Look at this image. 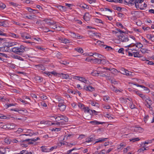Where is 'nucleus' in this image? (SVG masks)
<instances>
[{
  "instance_id": "nucleus-34",
  "label": "nucleus",
  "mask_w": 154,
  "mask_h": 154,
  "mask_svg": "<svg viewBox=\"0 0 154 154\" xmlns=\"http://www.w3.org/2000/svg\"><path fill=\"white\" fill-rule=\"evenodd\" d=\"M60 63L61 64H63L65 65H67L69 63V62H67L66 61L60 60Z\"/></svg>"
},
{
  "instance_id": "nucleus-23",
  "label": "nucleus",
  "mask_w": 154,
  "mask_h": 154,
  "mask_svg": "<svg viewBox=\"0 0 154 154\" xmlns=\"http://www.w3.org/2000/svg\"><path fill=\"white\" fill-rule=\"evenodd\" d=\"M97 43L98 44V45H100V46H102L103 47H105L106 46V45H104L103 44L104 43V42H101V41L100 40H98L97 41Z\"/></svg>"
},
{
  "instance_id": "nucleus-28",
  "label": "nucleus",
  "mask_w": 154,
  "mask_h": 154,
  "mask_svg": "<svg viewBox=\"0 0 154 154\" xmlns=\"http://www.w3.org/2000/svg\"><path fill=\"white\" fill-rule=\"evenodd\" d=\"M110 88L112 91L115 92L119 91V89H117L113 85H112V86L110 87Z\"/></svg>"
},
{
  "instance_id": "nucleus-26",
  "label": "nucleus",
  "mask_w": 154,
  "mask_h": 154,
  "mask_svg": "<svg viewBox=\"0 0 154 154\" xmlns=\"http://www.w3.org/2000/svg\"><path fill=\"white\" fill-rule=\"evenodd\" d=\"M35 79L39 82H41L42 80V78L39 76H36L35 77Z\"/></svg>"
},
{
  "instance_id": "nucleus-32",
  "label": "nucleus",
  "mask_w": 154,
  "mask_h": 154,
  "mask_svg": "<svg viewBox=\"0 0 154 154\" xmlns=\"http://www.w3.org/2000/svg\"><path fill=\"white\" fill-rule=\"evenodd\" d=\"M78 106L79 108L82 109H84L85 107V106L83 104L80 103H79Z\"/></svg>"
},
{
  "instance_id": "nucleus-4",
  "label": "nucleus",
  "mask_w": 154,
  "mask_h": 154,
  "mask_svg": "<svg viewBox=\"0 0 154 154\" xmlns=\"http://www.w3.org/2000/svg\"><path fill=\"white\" fill-rule=\"evenodd\" d=\"M118 37L119 38V39L120 41L123 42H125L128 41L129 40V39L128 37H125L124 35L123 34L119 35Z\"/></svg>"
},
{
  "instance_id": "nucleus-43",
  "label": "nucleus",
  "mask_w": 154,
  "mask_h": 154,
  "mask_svg": "<svg viewBox=\"0 0 154 154\" xmlns=\"http://www.w3.org/2000/svg\"><path fill=\"white\" fill-rule=\"evenodd\" d=\"M14 58L16 59H18L19 60H23V59L21 57H20L19 56L16 55L15 56H14Z\"/></svg>"
},
{
  "instance_id": "nucleus-22",
  "label": "nucleus",
  "mask_w": 154,
  "mask_h": 154,
  "mask_svg": "<svg viewBox=\"0 0 154 154\" xmlns=\"http://www.w3.org/2000/svg\"><path fill=\"white\" fill-rule=\"evenodd\" d=\"M60 40L62 42H63L65 44L69 43V41L66 39L61 38V39H60Z\"/></svg>"
},
{
  "instance_id": "nucleus-18",
  "label": "nucleus",
  "mask_w": 154,
  "mask_h": 154,
  "mask_svg": "<svg viewBox=\"0 0 154 154\" xmlns=\"http://www.w3.org/2000/svg\"><path fill=\"white\" fill-rule=\"evenodd\" d=\"M136 46V47L139 48H141L142 47H143V45L142 44H141L140 42H137L136 44L133 45V46Z\"/></svg>"
},
{
  "instance_id": "nucleus-51",
  "label": "nucleus",
  "mask_w": 154,
  "mask_h": 154,
  "mask_svg": "<svg viewBox=\"0 0 154 154\" xmlns=\"http://www.w3.org/2000/svg\"><path fill=\"white\" fill-rule=\"evenodd\" d=\"M116 25H117V26L118 27H121V28H124L123 26H122V24L120 23H119V22L117 23H116Z\"/></svg>"
},
{
  "instance_id": "nucleus-30",
  "label": "nucleus",
  "mask_w": 154,
  "mask_h": 154,
  "mask_svg": "<svg viewBox=\"0 0 154 154\" xmlns=\"http://www.w3.org/2000/svg\"><path fill=\"white\" fill-rule=\"evenodd\" d=\"M134 57H140V55L139 54V53L137 52H133Z\"/></svg>"
},
{
  "instance_id": "nucleus-27",
  "label": "nucleus",
  "mask_w": 154,
  "mask_h": 154,
  "mask_svg": "<svg viewBox=\"0 0 154 154\" xmlns=\"http://www.w3.org/2000/svg\"><path fill=\"white\" fill-rule=\"evenodd\" d=\"M66 108V106L64 105H63L62 106L59 108V109L60 111H63L65 110Z\"/></svg>"
},
{
  "instance_id": "nucleus-38",
  "label": "nucleus",
  "mask_w": 154,
  "mask_h": 154,
  "mask_svg": "<svg viewBox=\"0 0 154 154\" xmlns=\"http://www.w3.org/2000/svg\"><path fill=\"white\" fill-rule=\"evenodd\" d=\"M91 102V104L93 106H96L98 107H99L98 104L96 102L94 103V102L93 101H90Z\"/></svg>"
},
{
  "instance_id": "nucleus-42",
  "label": "nucleus",
  "mask_w": 154,
  "mask_h": 154,
  "mask_svg": "<svg viewBox=\"0 0 154 154\" xmlns=\"http://www.w3.org/2000/svg\"><path fill=\"white\" fill-rule=\"evenodd\" d=\"M0 119H7V117L3 114L0 113Z\"/></svg>"
},
{
  "instance_id": "nucleus-44",
  "label": "nucleus",
  "mask_w": 154,
  "mask_h": 154,
  "mask_svg": "<svg viewBox=\"0 0 154 154\" xmlns=\"http://www.w3.org/2000/svg\"><path fill=\"white\" fill-rule=\"evenodd\" d=\"M84 110L85 112H89L90 111H91V110L89 109L88 107H85V108L84 109Z\"/></svg>"
},
{
  "instance_id": "nucleus-55",
  "label": "nucleus",
  "mask_w": 154,
  "mask_h": 154,
  "mask_svg": "<svg viewBox=\"0 0 154 154\" xmlns=\"http://www.w3.org/2000/svg\"><path fill=\"white\" fill-rule=\"evenodd\" d=\"M116 30L118 31V32H119L120 33H125L126 32H124L123 31L121 30V29H119L117 28L116 29Z\"/></svg>"
},
{
  "instance_id": "nucleus-25",
  "label": "nucleus",
  "mask_w": 154,
  "mask_h": 154,
  "mask_svg": "<svg viewBox=\"0 0 154 154\" xmlns=\"http://www.w3.org/2000/svg\"><path fill=\"white\" fill-rule=\"evenodd\" d=\"M100 63L102 64L103 65L106 64L109 61L107 60H106L103 58L102 59L100 60Z\"/></svg>"
},
{
  "instance_id": "nucleus-9",
  "label": "nucleus",
  "mask_w": 154,
  "mask_h": 154,
  "mask_svg": "<svg viewBox=\"0 0 154 154\" xmlns=\"http://www.w3.org/2000/svg\"><path fill=\"white\" fill-rule=\"evenodd\" d=\"M56 7H57L61 11H66V7L65 6L59 5L56 6Z\"/></svg>"
},
{
  "instance_id": "nucleus-12",
  "label": "nucleus",
  "mask_w": 154,
  "mask_h": 154,
  "mask_svg": "<svg viewBox=\"0 0 154 154\" xmlns=\"http://www.w3.org/2000/svg\"><path fill=\"white\" fill-rule=\"evenodd\" d=\"M9 35L10 36H11L14 38H19V36L18 35L16 34L13 33L9 32Z\"/></svg>"
},
{
  "instance_id": "nucleus-1",
  "label": "nucleus",
  "mask_w": 154,
  "mask_h": 154,
  "mask_svg": "<svg viewBox=\"0 0 154 154\" xmlns=\"http://www.w3.org/2000/svg\"><path fill=\"white\" fill-rule=\"evenodd\" d=\"M16 45L14 42H5L4 43V49L3 50L5 51H12L19 55H21V53L24 52V46L21 45L20 48L14 47L11 48L10 47Z\"/></svg>"
},
{
  "instance_id": "nucleus-48",
  "label": "nucleus",
  "mask_w": 154,
  "mask_h": 154,
  "mask_svg": "<svg viewBox=\"0 0 154 154\" xmlns=\"http://www.w3.org/2000/svg\"><path fill=\"white\" fill-rule=\"evenodd\" d=\"M85 6L82 5H80L79 7L81 8H86L88 9L89 8L88 6L86 5H85Z\"/></svg>"
},
{
  "instance_id": "nucleus-5",
  "label": "nucleus",
  "mask_w": 154,
  "mask_h": 154,
  "mask_svg": "<svg viewBox=\"0 0 154 154\" xmlns=\"http://www.w3.org/2000/svg\"><path fill=\"white\" fill-rule=\"evenodd\" d=\"M29 135L30 136H31V135H30V134H24L22 135H20V138L21 139V140L20 141V142H22L23 140H26V139L25 138V137L26 136Z\"/></svg>"
},
{
  "instance_id": "nucleus-61",
  "label": "nucleus",
  "mask_w": 154,
  "mask_h": 154,
  "mask_svg": "<svg viewBox=\"0 0 154 154\" xmlns=\"http://www.w3.org/2000/svg\"><path fill=\"white\" fill-rule=\"evenodd\" d=\"M141 146H143V151L144 150H148V149H146V148H148L147 147H146V146H145V145H143V143L141 145Z\"/></svg>"
},
{
  "instance_id": "nucleus-15",
  "label": "nucleus",
  "mask_w": 154,
  "mask_h": 154,
  "mask_svg": "<svg viewBox=\"0 0 154 154\" xmlns=\"http://www.w3.org/2000/svg\"><path fill=\"white\" fill-rule=\"evenodd\" d=\"M14 126L13 124H9L7 125L6 128L11 129L14 128Z\"/></svg>"
},
{
  "instance_id": "nucleus-37",
  "label": "nucleus",
  "mask_w": 154,
  "mask_h": 154,
  "mask_svg": "<svg viewBox=\"0 0 154 154\" xmlns=\"http://www.w3.org/2000/svg\"><path fill=\"white\" fill-rule=\"evenodd\" d=\"M6 7V5L0 2V8L3 9Z\"/></svg>"
},
{
  "instance_id": "nucleus-8",
  "label": "nucleus",
  "mask_w": 154,
  "mask_h": 154,
  "mask_svg": "<svg viewBox=\"0 0 154 154\" xmlns=\"http://www.w3.org/2000/svg\"><path fill=\"white\" fill-rule=\"evenodd\" d=\"M42 151V152H47L49 151V148H48L47 147L45 146H42L41 147Z\"/></svg>"
},
{
  "instance_id": "nucleus-33",
  "label": "nucleus",
  "mask_w": 154,
  "mask_h": 154,
  "mask_svg": "<svg viewBox=\"0 0 154 154\" xmlns=\"http://www.w3.org/2000/svg\"><path fill=\"white\" fill-rule=\"evenodd\" d=\"M135 3V0H129L128 2V4L131 5V6L134 5Z\"/></svg>"
},
{
  "instance_id": "nucleus-6",
  "label": "nucleus",
  "mask_w": 154,
  "mask_h": 154,
  "mask_svg": "<svg viewBox=\"0 0 154 154\" xmlns=\"http://www.w3.org/2000/svg\"><path fill=\"white\" fill-rule=\"evenodd\" d=\"M90 123L93 125H97L99 124H103L104 123V122H100L97 121H91L90 122Z\"/></svg>"
},
{
  "instance_id": "nucleus-57",
  "label": "nucleus",
  "mask_w": 154,
  "mask_h": 154,
  "mask_svg": "<svg viewBox=\"0 0 154 154\" xmlns=\"http://www.w3.org/2000/svg\"><path fill=\"white\" fill-rule=\"evenodd\" d=\"M89 91H92L94 90V88L92 87L91 86H89Z\"/></svg>"
},
{
  "instance_id": "nucleus-3",
  "label": "nucleus",
  "mask_w": 154,
  "mask_h": 154,
  "mask_svg": "<svg viewBox=\"0 0 154 154\" xmlns=\"http://www.w3.org/2000/svg\"><path fill=\"white\" fill-rule=\"evenodd\" d=\"M118 37L119 38V39L120 41L123 42H125L128 41L129 40V39L128 37H125L124 35L123 34L119 35Z\"/></svg>"
},
{
  "instance_id": "nucleus-53",
  "label": "nucleus",
  "mask_w": 154,
  "mask_h": 154,
  "mask_svg": "<svg viewBox=\"0 0 154 154\" xmlns=\"http://www.w3.org/2000/svg\"><path fill=\"white\" fill-rule=\"evenodd\" d=\"M140 140V139L139 138L137 137L135 138L132 139H130V140L131 141H133V142H134L135 141H137Z\"/></svg>"
},
{
  "instance_id": "nucleus-7",
  "label": "nucleus",
  "mask_w": 154,
  "mask_h": 154,
  "mask_svg": "<svg viewBox=\"0 0 154 154\" xmlns=\"http://www.w3.org/2000/svg\"><path fill=\"white\" fill-rule=\"evenodd\" d=\"M8 25V23L6 21H4L2 22H0V26H2L6 27H7Z\"/></svg>"
},
{
  "instance_id": "nucleus-19",
  "label": "nucleus",
  "mask_w": 154,
  "mask_h": 154,
  "mask_svg": "<svg viewBox=\"0 0 154 154\" xmlns=\"http://www.w3.org/2000/svg\"><path fill=\"white\" fill-rule=\"evenodd\" d=\"M62 75V78L63 79H67L69 78V75L67 74H64L63 73H61L60 74V75Z\"/></svg>"
},
{
  "instance_id": "nucleus-62",
  "label": "nucleus",
  "mask_w": 154,
  "mask_h": 154,
  "mask_svg": "<svg viewBox=\"0 0 154 154\" xmlns=\"http://www.w3.org/2000/svg\"><path fill=\"white\" fill-rule=\"evenodd\" d=\"M41 105L42 106L44 107H46L47 106V104L45 103L44 102H42L41 103Z\"/></svg>"
},
{
  "instance_id": "nucleus-39",
  "label": "nucleus",
  "mask_w": 154,
  "mask_h": 154,
  "mask_svg": "<svg viewBox=\"0 0 154 154\" xmlns=\"http://www.w3.org/2000/svg\"><path fill=\"white\" fill-rule=\"evenodd\" d=\"M56 23V22L55 21L52 20L51 21H49V23H48V24L49 25H53L55 24Z\"/></svg>"
},
{
  "instance_id": "nucleus-35",
  "label": "nucleus",
  "mask_w": 154,
  "mask_h": 154,
  "mask_svg": "<svg viewBox=\"0 0 154 154\" xmlns=\"http://www.w3.org/2000/svg\"><path fill=\"white\" fill-rule=\"evenodd\" d=\"M125 75H127L131 76L132 75V72H131L127 70L125 71Z\"/></svg>"
},
{
  "instance_id": "nucleus-10",
  "label": "nucleus",
  "mask_w": 154,
  "mask_h": 154,
  "mask_svg": "<svg viewBox=\"0 0 154 154\" xmlns=\"http://www.w3.org/2000/svg\"><path fill=\"white\" fill-rule=\"evenodd\" d=\"M89 14L88 13H86L83 16V19L86 21H88L90 20V19L88 16Z\"/></svg>"
},
{
  "instance_id": "nucleus-29",
  "label": "nucleus",
  "mask_w": 154,
  "mask_h": 154,
  "mask_svg": "<svg viewBox=\"0 0 154 154\" xmlns=\"http://www.w3.org/2000/svg\"><path fill=\"white\" fill-rule=\"evenodd\" d=\"M50 73L51 74L54 75L55 76H57L58 77L60 76V74H59L54 71L50 72Z\"/></svg>"
},
{
  "instance_id": "nucleus-16",
  "label": "nucleus",
  "mask_w": 154,
  "mask_h": 154,
  "mask_svg": "<svg viewBox=\"0 0 154 154\" xmlns=\"http://www.w3.org/2000/svg\"><path fill=\"white\" fill-rule=\"evenodd\" d=\"M37 67H38V68L43 70H44L45 69V67L44 65L42 64H38L36 66Z\"/></svg>"
},
{
  "instance_id": "nucleus-20",
  "label": "nucleus",
  "mask_w": 154,
  "mask_h": 154,
  "mask_svg": "<svg viewBox=\"0 0 154 154\" xmlns=\"http://www.w3.org/2000/svg\"><path fill=\"white\" fill-rule=\"evenodd\" d=\"M39 28L42 29H43L44 30V32H47L50 31L46 27H44L43 26L38 27V29H39Z\"/></svg>"
},
{
  "instance_id": "nucleus-52",
  "label": "nucleus",
  "mask_w": 154,
  "mask_h": 154,
  "mask_svg": "<svg viewBox=\"0 0 154 154\" xmlns=\"http://www.w3.org/2000/svg\"><path fill=\"white\" fill-rule=\"evenodd\" d=\"M21 37L23 38L25 37L26 36L28 35V34L26 32L21 33Z\"/></svg>"
},
{
  "instance_id": "nucleus-54",
  "label": "nucleus",
  "mask_w": 154,
  "mask_h": 154,
  "mask_svg": "<svg viewBox=\"0 0 154 154\" xmlns=\"http://www.w3.org/2000/svg\"><path fill=\"white\" fill-rule=\"evenodd\" d=\"M105 48L106 49H107V50H110L112 49V47L110 46H108L106 45L105 47Z\"/></svg>"
},
{
  "instance_id": "nucleus-56",
  "label": "nucleus",
  "mask_w": 154,
  "mask_h": 154,
  "mask_svg": "<svg viewBox=\"0 0 154 154\" xmlns=\"http://www.w3.org/2000/svg\"><path fill=\"white\" fill-rule=\"evenodd\" d=\"M99 73L98 72H97L95 71L94 72H91V74L93 76H96L97 74L98 75Z\"/></svg>"
},
{
  "instance_id": "nucleus-59",
  "label": "nucleus",
  "mask_w": 154,
  "mask_h": 154,
  "mask_svg": "<svg viewBox=\"0 0 154 154\" xmlns=\"http://www.w3.org/2000/svg\"><path fill=\"white\" fill-rule=\"evenodd\" d=\"M24 42L26 43H30L31 44V45H34L35 44L34 42L29 41H25Z\"/></svg>"
},
{
  "instance_id": "nucleus-58",
  "label": "nucleus",
  "mask_w": 154,
  "mask_h": 154,
  "mask_svg": "<svg viewBox=\"0 0 154 154\" xmlns=\"http://www.w3.org/2000/svg\"><path fill=\"white\" fill-rule=\"evenodd\" d=\"M17 104L16 103L15 104H13V103H11L9 104H6V108H8L9 107L12 106H15L16 104Z\"/></svg>"
},
{
  "instance_id": "nucleus-21",
  "label": "nucleus",
  "mask_w": 154,
  "mask_h": 154,
  "mask_svg": "<svg viewBox=\"0 0 154 154\" xmlns=\"http://www.w3.org/2000/svg\"><path fill=\"white\" fill-rule=\"evenodd\" d=\"M67 122H65L64 120H63V121H62L61 122H57V123L56 124L58 125H65V124H66V123Z\"/></svg>"
},
{
  "instance_id": "nucleus-36",
  "label": "nucleus",
  "mask_w": 154,
  "mask_h": 154,
  "mask_svg": "<svg viewBox=\"0 0 154 154\" xmlns=\"http://www.w3.org/2000/svg\"><path fill=\"white\" fill-rule=\"evenodd\" d=\"M75 49L76 51L79 52L81 53H83V50L82 48H75Z\"/></svg>"
},
{
  "instance_id": "nucleus-11",
  "label": "nucleus",
  "mask_w": 154,
  "mask_h": 154,
  "mask_svg": "<svg viewBox=\"0 0 154 154\" xmlns=\"http://www.w3.org/2000/svg\"><path fill=\"white\" fill-rule=\"evenodd\" d=\"M39 139V138L38 137H37L36 139L33 138L30 139H26V140H23L22 142H29L30 141H31L35 142Z\"/></svg>"
},
{
  "instance_id": "nucleus-41",
  "label": "nucleus",
  "mask_w": 154,
  "mask_h": 154,
  "mask_svg": "<svg viewBox=\"0 0 154 154\" xmlns=\"http://www.w3.org/2000/svg\"><path fill=\"white\" fill-rule=\"evenodd\" d=\"M125 145H124L122 143H121L119 146V147L117 148L118 150L122 149Z\"/></svg>"
},
{
  "instance_id": "nucleus-45",
  "label": "nucleus",
  "mask_w": 154,
  "mask_h": 154,
  "mask_svg": "<svg viewBox=\"0 0 154 154\" xmlns=\"http://www.w3.org/2000/svg\"><path fill=\"white\" fill-rule=\"evenodd\" d=\"M105 74H104V75H107V76H105V77H109V75H110V74H112V72H104Z\"/></svg>"
},
{
  "instance_id": "nucleus-64",
  "label": "nucleus",
  "mask_w": 154,
  "mask_h": 154,
  "mask_svg": "<svg viewBox=\"0 0 154 154\" xmlns=\"http://www.w3.org/2000/svg\"><path fill=\"white\" fill-rule=\"evenodd\" d=\"M97 57L100 58V59H102L104 57L103 55L99 54Z\"/></svg>"
},
{
  "instance_id": "nucleus-46",
  "label": "nucleus",
  "mask_w": 154,
  "mask_h": 154,
  "mask_svg": "<svg viewBox=\"0 0 154 154\" xmlns=\"http://www.w3.org/2000/svg\"><path fill=\"white\" fill-rule=\"evenodd\" d=\"M124 48H121L119 49L118 52L119 53H121L123 54H124Z\"/></svg>"
},
{
  "instance_id": "nucleus-63",
  "label": "nucleus",
  "mask_w": 154,
  "mask_h": 154,
  "mask_svg": "<svg viewBox=\"0 0 154 154\" xmlns=\"http://www.w3.org/2000/svg\"><path fill=\"white\" fill-rule=\"evenodd\" d=\"M57 146H54L51 147V148L49 149V151L53 150L54 149H56L57 148Z\"/></svg>"
},
{
  "instance_id": "nucleus-17",
  "label": "nucleus",
  "mask_w": 154,
  "mask_h": 154,
  "mask_svg": "<svg viewBox=\"0 0 154 154\" xmlns=\"http://www.w3.org/2000/svg\"><path fill=\"white\" fill-rule=\"evenodd\" d=\"M135 130L141 133L143 132L144 130L143 128L140 127H135Z\"/></svg>"
},
{
  "instance_id": "nucleus-47",
  "label": "nucleus",
  "mask_w": 154,
  "mask_h": 154,
  "mask_svg": "<svg viewBox=\"0 0 154 154\" xmlns=\"http://www.w3.org/2000/svg\"><path fill=\"white\" fill-rule=\"evenodd\" d=\"M57 57L59 59L61 58V54L59 52L57 53Z\"/></svg>"
},
{
  "instance_id": "nucleus-60",
  "label": "nucleus",
  "mask_w": 154,
  "mask_h": 154,
  "mask_svg": "<svg viewBox=\"0 0 154 154\" xmlns=\"http://www.w3.org/2000/svg\"><path fill=\"white\" fill-rule=\"evenodd\" d=\"M82 38V36L79 35L78 34H76V35H75V38Z\"/></svg>"
},
{
  "instance_id": "nucleus-2",
  "label": "nucleus",
  "mask_w": 154,
  "mask_h": 154,
  "mask_svg": "<svg viewBox=\"0 0 154 154\" xmlns=\"http://www.w3.org/2000/svg\"><path fill=\"white\" fill-rule=\"evenodd\" d=\"M55 119L56 120V122L60 120H64L65 122H68V119L67 117L60 115H59V116L56 117Z\"/></svg>"
},
{
  "instance_id": "nucleus-24",
  "label": "nucleus",
  "mask_w": 154,
  "mask_h": 154,
  "mask_svg": "<svg viewBox=\"0 0 154 154\" xmlns=\"http://www.w3.org/2000/svg\"><path fill=\"white\" fill-rule=\"evenodd\" d=\"M103 69H106V70H109L110 71V72H112V73L113 72H115L116 71H117L116 69H114V68L112 69H111L109 68H107L106 67H104V68Z\"/></svg>"
},
{
  "instance_id": "nucleus-50",
  "label": "nucleus",
  "mask_w": 154,
  "mask_h": 154,
  "mask_svg": "<svg viewBox=\"0 0 154 154\" xmlns=\"http://www.w3.org/2000/svg\"><path fill=\"white\" fill-rule=\"evenodd\" d=\"M107 138H99L98 140V142H101L102 141H106V140L107 139Z\"/></svg>"
},
{
  "instance_id": "nucleus-49",
  "label": "nucleus",
  "mask_w": 154,
  "mask_h": 154,
  "mask_svg": "<svg viewBox=\"0 0 154 154\" xmlns=\"http://www.w3.org/2000/svg\"><path fill=\"white\" fill-rule=\"evenodd\" d=\"M11 111H14L16 112H19V111H24V110H19L17 108H16L15 109H11Z\"/></svg>"
},
{
  "instance_id": "nucleus-13",
  "label": "nucleus",
  "mask_w": 154,
  "mask_h": 154,
  "mask_svg": "<svg viewBox=\"0 0 154 154\" xmlns=\"http://www.w3.org/2000/svg\"><path fill=\"white\" fill-rule=\"evenodd\" d=\"M75 77L77 78H79V79H78L79 80L82 82H83L84 83L87 81V80L86 79H85V78H84L83 77H80L78 76H75Z\"/></svg>"
},
{
  "instance_id": "nucleus-14",
  "label": "nucleus",
  "mask_w": 154,
  "mask_h": 154,
  "mask_svg": "<svg viewBox=\"0 0 154 154\" xmlns=\"http://www.w3.org/2000/svg\"><path fill=\"white\" fill-rule=\"evenodd\" d=\"M100 59L95 58L94 59H93L92 61H94L95 63H97L99 64H100Z\"/></svg>"
},
{
  "instance_id": "nucleus-40",
  "label": "nucleus",
  "mask_w": 154,
  "mask_h": 154,
  "mask_svg": "<svg viewBox=\"0 0 154 154\" xmlns=\"http://www.w3.org/2000/svg\"><path fill=\"white\" fill-rule=\"evenodd\" d=\"M148 51V50H147L146 49L143 48H142L140 49V51L142 53H148V52L146 51Z\"/></svg>"
},
{
  "instance_id": "nucleus-31",
  "label": "nucleus",
  "mask_w": 154,
  "mask_h": 154,
  "mask_svg": "<svg viewBox=\"0 0 154 154\" xmlns=\"http://www.w3.org/2000/svg\"><path fill=\"white\" fill-rule=\"evenodd\" d=\"M104 73V72H99L98 74V75H97V76L102 77H105V76H107V75H104V74H103Z\"/></svg>"
}]
</instances>
